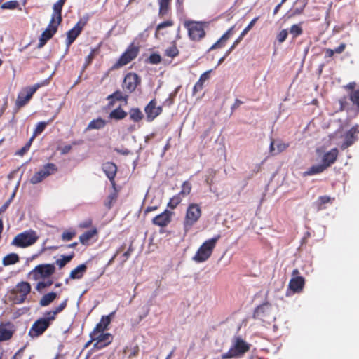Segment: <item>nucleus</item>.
Returning <instances> with one entry per match:
<instances>
[{
  "label": "nucleus",
  "mask_w": 359,
  "mask_h": 359,
  "mask_svg": "<svg viewBox=\"0 0 359 359\" xmlns=\"http://www.w3.org/2000/svg\"><path fill=\"white\" fill-rule=\"evenodd\" d=\"M67 299H66L53 309L46 311L42 318H39L34 323L29 331V335L32 338L42 335L56 319L57 315L61 313L67 307Z\"/></svg>",
  "instance_id": "nucleus-1"
},
{
  "label": "nucleus",
  "mask_w": 359,
  "mask_h": 359,
  "mask_svg": "<svg viewBox=\"0 0 359 359\" xmlns=\"http://www.w3.org/2000/svg\"><path fill=\"white\" fill-rule=\"evenodd\" d=\"M251 345L241 337H234L229 351L221 355L222 359H232L243 357L250 351Z\"/></svg>",
  "instance_id": "nucleus-2"
},
{
  "label": "nucleus",
  "mask_w": 359,
  "mask_h": 359,
  "mask_svg": "<svg viewBox=\"0 0 359 359\" xmlns=\"http://www.w3.org/2000/svg\"><path fill=\"white\" fill-rule=\"evenodd\" d=\"M220 237V235L218 234L203 243L193 257V260L197 263L207 261L211 257Z\"/></svg>",
  "instance_id": "nucleus-3"
},
{
  "label": "nucleus",
  "mask_w": 359,
  "mask_h": 359,
  "mask_svg": "<svg viewBox=\"0 0 359 359\" xmlns=\"http://www.w3.org/2000/svg\"><path fill=\"white\" fill-rule=\"evenodd\" d=\"M202 215L201 206L197 203H190L187 210L183 221V229L185 233L189 232L198 222Z\"/></svg>",
  "instance_id": "nucleus-4"
},
{
  "label": "nucleus",
  "mask_w": 359,
  "mask_h": 359,
  "mask_svg": "<svg viewBox=\"0 0 359 359\" xmlns=\"http://www.w3.org/2000/svg\"><path fill=\"white\" fill-rule=\"evenodd\" d=\"M62 18L54 13L51 15L50 21L46 29L42 32L38 44L39 48H42L57 32L58 26L61 24Z\"/></svg>",
  "instance_id": "nucleus-5"
},
{
  "label": "nucleus",
  "mask_w": 359,
  "mask_h": 359,
  "mask_svg": "<svg viewBox=\"0 0 359 359\" xmlns=\"http://www.w3.org/2000/svg\"><path fill=\"white\" fill-rule=\"evenodd\" d=\"M184 26L187 29L189 38L191 41H199L205 36L204 25L201 22L185 21Z\"/></svg>",
  "instance_id": "nucleus-6"
},
{
  "label": "nucleus",
  "mask_w": 359,
  "mask_h": 359,
  "mask_svg": "<svg viewBox=\"0 0 359 359\" xmlns=\"http://www.w3.org/2000/svg\"><path fill=\"white\" fill-rule=\"evenodd\" d=\"M139 51V47L135 46L134 43H131L128 46L125 52L122 53L116 62L113 65L112 69H118L128 65L132 60L136 58Z\"/></svg>",
  "instance_id": "nucleus-7"
},
{
  "label": "nucleus",
  "mask_w": 359,
  "mask_h": 359,
  "mask_svg": "<svg viewBox=\"0 0 359 359\" xmlns=\"http://www.w3.org/2000/svg\"><path fill=\"white\" fill-rule=\"evenodd\" d=\"M91 339L87 343L86 346L91 342L95 341L93 347L100 350L109 345L113 340V336L109 333H99L96 335L90 336Z\"/></svg>",
  "instance_id": "nucleus-8"
},
{
  "label": "nucleus",
  "mask_w": 359,
  "mask_h": 359,
  "mask_svg": "<svg viewBox=\"0 0 359 359\" xmlns=\"http://www.w3.org/2000/svg\"><path fill=\"white\" fill-rule=\"evenodd\" d=\"M57 170V166L54 163H47L41 170L36 172L31 178L30 182L32 184L41 182L43 179L53 174Z\"/></svg>",
  "instance_id": "nucleus-9"
},
{
  "label": "nucleus",
  "mask_w": 359,
  "mask_h": 359,
  "mask_svg": "<svg viewBox=\"0 0 359 359\" xmlns=\"http://www.w3.org/2000/svg\"><path fill=\"white\" fill-rule=\"evenodd\" d=\"M85 25L86 21L80 20L79 22H77V23L74 25L73 28H72L67 32V39L65 42L66 52L69 50V48L71 46V45L74 43V41L81 33Z\"/></svg>",
  "instance_id": "nucleus-10"
},
{
  "label": "nucleus",
  "mask_w": 359,
  "mask_h": 359,
  "mask_svg": "<svg viewBox=\"0 0 359 359\" xmlns=\"http://www.w3.org/2000/svg\"><path fill=\"white\" fill-rule=\"evenodd\" d=\"M349 101L359 111V89H357L355 91L349 92L348 96H344L339 100L340 111H344L348 108Z\"/></svg>",
  "instance_id": "nucleus-11"
},
{
  "label": "nucleus",
  "mask_w": 359,
  "mask_h": 359,
  "mask_svg": "<svg viewBox=\"0 0 359 359\" xmlns=\"http://www.w3.org/2000/svg\"><path fill=\"white\" fill-rule=\"evenodd\" d=\"M359 125L356 124L350 128L344 135V141L340 147L342 150H345L352 146L358 140Z\"/></svg>",
  "instance_id": "nucleus-12"
},
{
  "label": "nucleus",
  "mask_w": 359,
  "mask_h": 359,
  "mask_svg": "<svg viewBox=\"0 0 359 359\" xmlns=\"http://www.w3.org/2000/svg\"><path fill=\"white\" fill-rule=\"evenodd\" d=\"M140 82L141 79L136 73L129 72L126 75L122 86L124 90L130 93L135 90Z\"/></svg>",
  "instance_id": "nucleus-13"
},
{
  "label": "nucleus",
  "mask_w": 359,
  "mask_h": 359,
  "mask_svg": "<svg viewBox=\"0 0 359 359\" xmlns=\"http://www.w3.org/2000/svg\"><path fill=\"white\" fill-rule=\"evenodd\" d=\"M156 104V100L153 99L144 107V112L146 114V119L147 122L153 121L158 116L162 113V107H157Z\"/></svg>",
  "instance_id": "nucleus-14"
},
{
  "label": "nucleus",
  "mask_w": 359,
  "mask_h": 359,
  "mask_svg": "<svg viewBox=\"0 0 359 359\" xmlns=\"http://www.w3.org/2000/svg\"><path fill=\"white\" fill-rule=\"evenodd\" d=\"M299 271L297 269L292 271V278L289 282V288L294 292H300L305 285L304 277L299 276Z\"/></svg>",
  "instance_id": "nucleus-15"
},
{
  "label": "nucleus",
  "mask_w": 359,
  "mask_h": 359,
  "mask_svg": "<svg viewBox=\"0 0 359 359\" xmlns=\"http://www.w3.org/2000/svg\"><path fill=\"white\" fill-rule=\"evenodd\" d=\"M172 215V212L165 210L152 219V224L157 226L165 227L171 222Z\"/></svg>",
  "instance_id": "nucleus-16"
},
{
  "label": "nucleus",
  "mask_w": 359,
  "mask_h": 359,
  "mask_svg": "<svg viewBox=\"0 0 359 359\" xmlns=\"http://www.w3.org/2000/svg\"><path fill=\"white\" fill-rule=\"evenodd\" d=\"M338 156V149L337 148H333L323 154L321 163L326 169H327L336 162Z\"/></svg>",
  "instance_id": "nucleus-17"
},
{
  "label": "nucleus",
  "mask_w": 359,
  "mask_h": 359,
  "mask_svg": "<svg viewBox=\"0 0 359 359\" xmlns=\"http://www.w3.org/2000/svg\"><path fill=\"white\" fill-rule=\"evenodd\" d=\"M102 170L111 182V184L114 186V179L117 172L116 165L112 162H106L102 165Z\"/></svg>",
  "instance_id": "nucleus-18"
},
{
  "label": "nucleus",
  "mask_w": 359,
  "mask_h": 359,
  "mask_svg": "<svg viewBox=\"0 0 359 359\" xmlns=\"http://www.w3.org/2000/svg\"><path fill=\"white\" fill-rule=\"evenodd\" d=\"M270 304L264 302L258 306L254 311L253 318L255 319H260L264 320V318L269 315L270 311Z\"/></svg>",
  "instance_id": "nucleus-19"
},
{
  "label": "nucleus",
  "mask_w": 359,
  "mask_h": 359,
  "mask_svg": "<svg viewBox=\"0 0 359 359\" xmlns=\"http://www.w3.org/2000/svg\"><path fill=\"white\" fill-rule=\"evenodd\" d=\"M55 266L52 264H41L37 266L34 271L40 275L41 278H48L55 272Z\"/></svg>",
  "instance_id": "nucleus-20"
},
{
  "label": "nucleus",
  "mask_w": 359,
  "mask_h": 359,
  "mask_svg": "<svg viewBox=\"0 0 359 359\" xmlns=\"http://www.w3.org/2000/svg\"><path fill=\"white\" fill-rule=\"evenodd\" d=\"M234 26L230 27L208 50V51L224 47L229 39L233 34Z\"/></svg>",
  "instance_id": "nucleus-21"
},
{
  "label": "nucleus",
  "mask_w": 359,
  "mask_h": 359,
  "mask_svg": "<svg viewBox=\"0 0 359 359\" xmlns=\"http://www.w3.org/2000/svg\"><path fill=\"white\" fill-rule=\"evenodd\" d=\"M211 70H208L203 73L198 79V81L195 83L193 90H192V95H196L198 92H201L204 87V83L205 81L209 79L210 74Z\"/></svg>",
  "instance_id": "nucleus-22"
},
{
  "label": "nucleus",
  "mask_w": 359,
  "mask_h": 359,
  "mask_svg": "<svg viewBox=\"0 0 359 359\" xmlns=\"http://www.w3.org/2000/svg\"><path fill=\"white\" fill-rule=\"evenodd\" d=\"M13 334V330L10 323L0 325V341L10 339Z\"/></svg>",
  "instance_id": "nucleus-23"
},
{
  "label": "nucleus",
  "mask_w": 359,
  "mask_h": 359,
  "mask_svg": "<svg viewBox=\"0 0 359 359\" xmlns=\"http://www.w3.org/2000/svg\"><path fill=\"white\" fill-rule=\"evenodd\" d=\"M171 1L172 0H158L159 6L158 16L160 18L168 15L171 10Z\"/></svg>",
  "instance_id": "nucleus-24"
},
{
  "label": "nucleus",
  "mask_w": 359,
  "mask_h": 359,
  "mask_svg": "<svg viewBox=\"0 0 359 359\" xmlns=\"http://www.w3.org/2000/svg\"><path fill=\"white\" fill-rule=\"evenodd\" d=\"M43 86L42 83H36L31 86H27L24 89L25 95H24V106L29 102L36 91Z\"/></svg>",
  "instance_id": "nucleus-25"
},
{
  "label": "nucleus",
  "mask_w": 359,
  "mask_h": 359,
  "mask_svg": "<svg viewBox=\"0 0 359 359\" xmlns=\"http://www.w3.org/2000/svg\"><path fill=\"white\" fill-rule=\"evenodd\" d=\"M38 238L36 231L32 230L24 231V248L34 244Z\"/></svg>",
  "instance_id": "nucleus-26"
},
{
  "label": "nucleus",
  "mask_w": 359,
  "mask_h": 359,
  "mask_svg": "<svg viewBox=\"0 0 359 359\" xmlns=\"http://www.w3.org/2000/svg\"><path fill=\"white\" fill-rule=\"evenodd\" d=\"M128 97V95H123L122 92L120 90H116L114 93L109 95L107 99L110 100L109 102V107H112L114 104V100L117 101H125L127 102Z\"/></svg>",
  "instance_id": "nucleus-27"
},
{
  "label": "nucleus",
  "mask_w": 359,
  "mask_h": 359,
  "mask_svg": "<svg viewBox=\"0 0 359 359\" xmlns=\"http://www.w3.org/2000/svg\"><path fill=\"white\" fill-rule=\"evenodd\" d=\"M22 282L18 283L16 289H13L11 291V298L13 299V302L15 304H19L22 302Z\"/></svg>",
  "instance_id": "nucleus-28"
},
{
  "label": "nucleus",
  "mask_w": 359,
  "mask_h": 359,
  "mask_svg": "<svg viewBox=\"0 0 359 359\" xmlns=\"http://www.w3.org/2000/svg\"><path fill=\"white\" fill-rule=\"evenodd\" d=\"M326 170L327 169L322 163L313 165L303 173V176L306 177L320 174Z\"/></svg>",
  "instance_id": "nucleus-29"
},
{
  "label": "nucleus",
  "mask_w": 359,
  "mask_h": 359,
  "mask_svg": "<svg viewBox=\"0 0 359 359\" xmlns=\"http://www.w3.org/2000/svg\"><path fill=\"white\" fill-rule=\"evenodd\" d=\"M86 269L87 266L85 264H80L71 271L69 278L71 279H80L83 277Z\"/></svg>",
  "instance_id": "nucleus-30"
},
{
  "label": "nucleus",
  "mask_w": 359,
  "mask_h": 359,
  "mask_svg": "<svg viewBox=\"0 0 359 359\" xmlns=\"http://www.w3.org/2000/svg\"><path fill=\"white\" fill-rule=\"evenodd\" d=\"M57 295L56 292H50L44 294L39 301L41 306H47L50 305L56 298Z\"/></svg>",
  "instance_id": "nucleus-31"
},
{
  "label": "nucleus",
  "mask_w": 359,
  "mask_h": 359,
  "mask_svg": "<svg viewBox=\"0 0 359 359\" xmlns=\"http://www.w3.org/2000/svg\"><path fill=\"white\" fill-rule=\"evenodd\" d=\"M127 115L128 113L125 111L121 107H118L110 112L109 118L118 121L124 119Z\"/></svg>",
  "instance_id": "nucleus-32"
},
{
  "label": "nucleus",
  "mask_w": 359,
  "mask_h": 359,
  "mask_svg": "<svg viewBox=\"0 0 359 359\" xmlns=\"http://www.w3.org/2000/svg\"><path fill=\"white\" fill-rule=\"evenodd\" d=\"M130 119L133 122L137 123L142 121L144 118V114L142 111L137 107L131 108L129 110Z\"/></svg>",
  "instance_id": "nucleus-33"
},
{
  "label": "nucleus",
  "mask_w": 359,
  "mask_h": 359,
  "mask_svg": "<svg viewBox=\"0 0 359 359\" xmlns=\"http://www.w3.org/2000/svg\"><path fill=\"white\" fill-rule=\"evenodd\" d=\"M97 233V231L96 228L87 231L79 236V241L83 245H88L89 241Z\"/></svg>",
  "instance_id": "nucleus-34"
},
{
  "label": "nucleus",
  "mask_w": 359,
  "mask_h": 359,
  "mask_svg": "<svg viewBox=\"0 0 359 359\" xmlns=\"http://www.w3.org/2000/svg\"><path fill=\"white\" fill-rule=\"evenodd\" d=\"M107 122L105 120L102 119V118H97L96 119L92 120L88 125L86 130H93V129H101L103 128Z\"/></svg>",
  "instance_id": "nucleus-35"
},
{
  "label": "nucleus",
  "mask_w": 359,
  "mask_h": 359,
  "mask_svg": "<svg viewBox=\"0 0 359 359\" xmlns=\"http://www.w3.org/2000/svg\"><path fill=\"white\" fill-rule=\"evenodd\" d=\"M179 53L180 51L177 47L176 42L173 41L172 43V46L165 50L164 55L168 57L174 58L178 56Z\"/></svg>",
  "instance_id": "nucleus-36"
},
{
  "label": "nucleus",
  "mask_w": 359,
  "mask_h": 359,
  "mask_svg": "<svg viewBox=\"0 0 359 359\" xmlns=\"http://www.w3.org/2000/svg\"><path fill=\"white\" fill-rule=\"evenodd\" d=\"M191 189L192 186L191 183L188 181H184L182 184L181 190L177 194V195L180 196L182 199H183L184 197L190 194Z\"/></svg>",
  "instance_id": "nucleus-37"
},
{
  "label": "nucleus",
  "mask_w": 359,
  "mask_h": 359,
  "mask_svg": "<svg viewBox=\"0 0 359 359\" xmlns=\"http://www.w3.org/2000/svg\"><path fill=\"white\" fill-rule=\"evenodd\" d=\"M191 189L192 186L191 183L188 181H184L182 184L181 190L177 194V195L180 196L182 199H183L184 197L190 194Z\"/></svg>",
  "instance_id": "nucleus-38"
},
{
  "label": "nucleus",
  "mask_w": 359,
  "mask_h": 359,
  "mask_svg": "<svg viewBox=\"0 0 359 359\" xmlns=\"http://www.w3.org/2000/svg\"><path fill=\"white\" fill-rule=\"evenodd\" d=\"M302 24H294L290 28V33L292 34L293 39H296L299 36L303 33V29L302 27Z\"/></svg>",
  "instance_id": "nucleus-39"
},
{
  "label": "nucleus",
  "mask_w": 359,
  "mask_h": 359,
  "mask_svg": "<svg viewBox=\"0 0 359 359\" xmlns=\"http://www.w3.org/2000/svg\"><path fill=\"white\" fill-rule=\"evenodd\" d=\"M19 261V257L17 254L11 253L6 255L3 259V264L4 266H8L11 264H15Z\"/></svg>",
  "instance_id": "nucleus-40"
},
{
  "label": "nucleus",
  "mask_w": 359,
  "mask_h": 359,
  "mask_svg": "<svg viewBox=\"0 0 359 359\" xmlns=\"http://www.w3.org/2000/svg\"><path fill=\"white\" fill-rule=\"evenodd\" d=\"M67 0H58L53 4V13L62 17V10Z\"/></svg>",
  "instance_id": "nucleus-41"
},
{
  "label": "nucleus",
  "mask_w": 359,
  "mask_h": 359,
  "mask_svg": "<svg viewBox=\"0 0 359 359\" xmlns=\"http://www.w3.org/2000/svg\"><path fill=\"white\" fill-rule=\"evenodd\" d=\"M118 198V194L116 191L111 193L106 201H104V205L107 209H111L114 203L116 201Z\"/></svg>",
  "instance_id": "nucleus-42"
},
{
  "label": "nucleus",
  "mask_w": 359,
  "mask_h": 359,
  "mask_svg": "<svg viewBox=\"0 0 359 359\" xmlns=\"http://www.w3.org/2000/svg\"><path fill=\"white\" fill-rule=\"evenodd\" d=\"M182 199L177 194L172 196L168 203V208L171 210L175 209L182 202Z\"/></svg>",
  "instance_id": "nucleus-43"
},
{
  "label": "nucleus",
  "mask_w": 359,
  "mask_h": 359,
  "mask_svg": "<svg viewBox=\"0 0 359 359\" xmlns=\"http://www.w3.org/2000/svg\"><path fill=\"white\" fill-rule=\"evenodd\" d=\"M331 201L332 198L327 196H320L317 201L318 210L325 209V205L328 203H330Z\"/></svg>",
  "instance_id": "nucleus-44"
},
{
  "label": "nucleus",
  "mask_w": 359,
  "mask_h": 359,
  "mask_svg": "<svg viewBox=\"0 0 359 359\" xmlns=\"http://www.w3.org/2000/svg\"><path fill=\"white\" fill-rule=\"evenodd\" d=\"M74 254L72 253V255H67V256H62V259H57L56 261V264L59 266V267L61 269L64 267L68 262H69L74 257Z\"/></svg>",
  "instance_id": "nucleus-45"
},
{
  "label": "nucleus",
  "mask_w": 359,
  "mask_h": 359,
  "mask_svg": "<svg viewBox=\"0 0 359 359\" xmlns=\"http://www.w3.org/2000/svg\"><path fill=\"white\" fill-rule=\"evenodd\" d=\"M147 62L152 65H158L161 62V57L158 53H151Z\"/></svg>",
  "instance_id": "nucleus-46"
},
{
  "label": "nucleus",
  "mask_w": 359,
  "mask_h": 359,
  "mask_svg": "<svg viewBox=\"0 0 359 359\" xmlns=\"http://www.w3.org/2000/svg\"><path fill=\"white\" fill-rule=\"evenodd\" d=\"M50 123V121L48 122H44V121H42V122H39L34 131V133H33V136L35 137L36 136H37L38 135L41 134L46 128V126Z\"/></svg>",
  "instance_id": "nucleus-47"
},
{
  "label": "nucleus",
  "mask_w": 359,
  "mask_h": 359,
  "mask_svg": "<svg viewBox=\"0 0 359 359\" xmlns=\"http://www.w3.org/2000/svg\"><path fill=\"white\" fill-rule=\"evenodd\" d=\"M174 25V21L172 20H168L164 21L160 24H158L156 29V36H157V33L159 30L163 29L165 27H172Z\"/></svg>",
  "instance_id": "nucleus-48"
},
{
  "label": "nucleus",
  "mask_w": 359,
  "mask_h": 359,
  "mask_svg": "<svg viewBox=\"0 0 359 359\" xmlns=\"http://www.w3.org/2000/svg\"><path fill=\"white\" fill-rule=\"evenodd\" d=\"M52 284L53 280H51L40 281L37 283L36 289L39 292H41L43 289L50 287Z\"/></svg>",
  "instance_id": "nucleus-49"
},
{
  "label": "nucleus",
  "mask_w": 359,
  "mask_h": 359,
  "mask_svg": "<svg viewBox=\"0 0 359 359\" xmlns=\"http://www.w3.org/2000/svg\"><path fill=\"white\" fill-rule=\"evenodd\" d=\"M259 17H256L251 20V22L248 25V26L242 31L241 33V37H244L247 33L253 27L257 21L258 20Z\"/></svg>",
  "instance_id": "nucleus-50"
},
{
  "label": "nucleus",
  "mask_w": 359,
  "mask_h": 359,
  "mask_svg": "<svg viewBox=\"0 0 359 359\" xmlns=\"http://www.w3.org/2000/svg\"><path fill=\"white\" fill-rule=\"evenodd\" d=\"M107 329L106 327H104L102 324L100 323H97L94 327L93 330L90 332V336L96 335L99 333H104V331Z\"/></svg>",
  "instance_id": "nucleus-51"
},
{
  "label": "nucleus",
  "mask_w": 359,
  "mask_h": 359,
  "mask_svg": "<svg viewBox=\"0 0 359 359\" xmlns=\"http://www.w3.org/2000/svg\"><path fill=\"white\" fill-rule=\"evenodd\" d=\"M18 6V2L17 1H10L2 4L1 8L2 9H13L15 8Z\"/></svg>",
  "instance_id": "nucleus-52"
},
{
  "label": "nucleus",
  "mask_w": 359,
  "mask_h": 359,
  "mask_svg": "<svg viewBox=\"0 0 359 359\" xmlns=\"http://www.w3.org/2000/svg\"><path fill=\"white\" fill-rule=\"evenodd\" d=\"M133 251H134V248L133 245V242H131L127 251L125 252L122 255V257H123L122 262L123 263L126 262L129 259V257H130V255Z\"/></svg>",
  "instance_id": "nucleus-53"
},
{
  "label": "nucleus",
  "mask_w": 359,
  "mask_h": 359,
  "mask_svg": "<svg viewBox=\"0 0 359 359\" xmlns=\"http://www.w3.org/2000/svg\"><path fill=\"white\" fill-rule=\"evenodd\" d=\"M287 36H288L287 30L283 29L277 34L276 39L280 43H282L286 40Z\"/></svg>",
  "instance_id": "nucleus-54"
},
{
  "label": "nucleus",
  "mask_w": 359,
  "mask_h": 359,
  "mask_svg": "<svg viewBox=\"0 0 359 359\" xmlns=\"http://www.w3.org/2000/svg\"><path fill=\"white\" fill-rule=\"evenodd\" d=\"M114 314V312H112L111 313H110L108 316H103L101 318L100 323L101 324H102L104 325V327H106L107 328L108 325L110 324L111 320V316H113Z\"/></svg>",
  "instance_id": "nucleus-55"
},
{
  "label": "nucleus",
  "mask_w": 359,
  "mask_h": 359,
  "mask_svg": "<svg viewBox=\"0 0 359 359\" xmlns=\"http://www.w3.org/2000/svg\"><path fill=\"white\" fill-rule=\"evenodd\" d=\"M76 236L74 231H65L62 234V241H68L72 240Z\"/></svg>",
  "instance_id": "nucleus-56"
},
{
  "label": "nucleus",
  "mask_w": 359,
  "mask_h": 359,
  "mask_svg": "<svg viewBox=\"0 0 359 359\" xmlns=\"http://www.w3.org/2000/svg\"><path fill=\"white\" fill-rule=\"evenodd\" d=\"M289 147V144L285 143L283 142H279L276 144L277 152L276 154H279L285 151Z\"/></svg>",
  "instance_id": "nucleus-57"
},
{
  "label": "nucleus",
  "mask_w": 359,
  "mask_h": 359,
  "mask_svg": "<svg viewBox=\"0 0 359 359\" xmlns=\"http://www.w3.org/2000/svg\"><path fill=\"white\" fill-rule=\"evenodd\" d=\"M12 243L15 245L22 248V233L16 236Z\"/></svg>",
  "instance_id": "nucleus-58"
},
{
  "label": "nucleus",
  "mask_w": 359,
  "mask_h": 359,
  "mask_svg": "<svg viewBox=\"0 0 359 359\" xmlns=\"http://www.w3.org/2000/svg\"><path fill=\"white\" fill-rule=\"evenodd\" d=\"M126 247V245L125 243L122 244L116 250V253L114 255V256L111 258V259L109 261L108 264H111L118 255V254L122 252Z\"/></svg>",
  "instance_id": "nucleus-59"
},
{
  "label": "nucleus",
  "mask_w": 359,
  "mask_h": 359,
  "mask_svg": "<svg viewBox=\"0 0 359 359\" xmlns=\"http://www.w3.org/2000/svg\"><path fill=\"white\" fill-rule=\"evenodd\" d=\"M357 84L355 81L350 82L348 84L344 86V88L348 91V93L349 92L355 91L357 89H355Z\"/></svg>",
  "instance_id": "nucleus-60"
},
{
  "label": "nucleus",
  "mask_w": 359,
  "mask_h": 359,
  "mask_svg": "<svg viewBox=\"0 0 359 359\" xmlns=\"http://www.w3.org/2000/svg\"><path fill=\"white\" fill-rule=\"evenodd\" d=\"M215 171H214L213 170H209V176L207 177V178L205 179V182L206 183L209 185V186H211L212 184V179L213 177H215Z\"/></svg>",
  "instance_id": "nucleus-61"
},
{
  "label": "nucleus",
  "mask_w": 359,
  "mask_h": 359,
  "mask_svg": "<svg viewBox=\"0 0 359 359\" xmlns=\"http://www.w3.org/2000/svg\"><path fill=\"white\" fill-rule=\"evenodd\" d=\"M139 351H140V349H139L138 345L135 346L133 348L130 353L129 354L128 358L131 359L133 358H135V357L137 356L138 354H139Z\"/></svg>",
  "instance_id": "nucleus-62"
},
{
  "label": "nucleus",
  "mask_w": 359,
  "mask_h": 359,
  "mask_svg": "<svg viewBox=\"0 0 359 359\" xmlns=\"http://www.w3.org/2000/svg\"><path fill=\"white\" fill-rule=\"evenodd\" d=\"M92 225V219H88L79 224V227L82 229L88 228Z\"/></svg>",
  "instance_id": "nucleus-63"
},
{
  "label": "nucleus",
  "mask_w": 359,
  "mask_h": 359,
  "mask_svg": "<svg viewBox=\"0 0 359 359\" xmlns=\"http://www.w3.org/2000/svg\"><path fill=\"white\" fill-rule=\"evenodd\" d=\"M346 47V43H341L337 48H336L334 50L335 53L341 54L343 53Z\"/></svg>",
  "instance_id": "nucleus-64"
}]
</instances>
